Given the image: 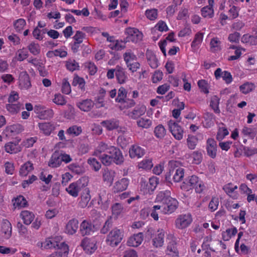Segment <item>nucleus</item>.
Segmentation results:
<instances>
[{"label":"nucleus","mask_w":257,"mask_h":257,"mask_svg":"<svg viewBox=\"0 0 257 257\" xmlns=\"http://www.w3.org/2000/svg\"><path fill=\"white\" fill-rule=\"evenodd\" d=\"M23 130V126L17 123L7 126L5 132L7 136H12L21 133Z\"/></svg>","instance_id":"a878e982"},{"label":"nucleus","mask_w":257,"mask_h":257,"mask_svg":"<svg viewBox=\"0 0 257 257\" xmlns=\"http://www.w3.org/2000/svg\"><path fill=\"white\" fill-rule=\"evenodd\" d=\"M35 111L40 119H48L53 116L54 112L51 109H46L44 106L38 105L35 107Z\"/></svg>","instance_id":"f8f14e48"},{"label":"nucleus","mask_w":257,"mask_h":257,"mask_svg":"<svg viewBox=\"0 0 257 257\" xmlns=\"http://www.w3.org/2000/svg\"><path fill=\"white\" fill-rule=\"evenodd\" d=\"M38 127L40 132L46 136H49L55 129V124L51 122L39 123Z\"/></svg>","instance_id":"a211bd4d"},{"label":"nucleus","mask_w":257,"mask_h":257,"mask_svg":"<svg viewBox=\"0 0 257 257\" xmlns=\"http://www.w3.org/2000/svg\"><path fill=\"white\" fill-rule=\"evenodd\" d=\"M168 125L170 132L177 140H181L183 137L184 131L183 128L173 120H170L168 122Z\"/></svg>","instance_id":"6e6552de"},{"label":"nucleus","mask_w":257,"mask_h":257,"mask_svg":"<svg viewBox=\"0 0 257 257\" xmlns=\"http://www.w3.org/2000/svg\"><path fill=\"white\" fill-rule=\"evenodd\" d=\"M2 232L4 233L5 238H9L12 235V225L9 221L7 219L3 220L1 226Z\"/></svg>","instance_id":"cd10ccee"},{"label":"nucleus","mask_w":257,"mask_h":257,"mask_svg":"<svg viewBox=\"0 0 257 257\" xmlns=\"http://www.w3.org/2000/svg\"><path fill=\"white\" fill-rule=\"evenodd\" d=\"M30 52L34 55H37L40 53V45L36 43L32 42L28 46Z\"/></svg>","instance_id":"774afa93"},{"label":"nucleus","mask_w":257,"mask_h":257,"mask_svg":"<svg viewBox=\"0 0 257 257\" xmlns=\"http://www.w3.org/2000/svg\"><path fill=\"white\" fill-rule=\"evenodd\" d=\"M52 101L57 105H65L67 101L65 97L60 93H56L54 95Z\"/></svg>","instance_id":"e2e57ef3"},{"label":"nucleus","mask_w":257,"mask_h":257,"mask_svg":"<svg viewBox=\"0 0 257 257\" xmlns=\"http://www.w3.org/2000/svg\"><path fill=\"white\" fill-rule=\"evenodd\" d=\"M203 39V33L201 32L197 33L194 39V40L191 43V47L193 49L198 48L201 45Z\"/></svg>","instance_id":"8fccbe9b"},{"label":"nucleus","mask_w":257,"mask_h":257,"mask_svg":"<svg viewBox=\"0 0 257 257\" xmlns=\"http://www.w3.org/2000/svg\"><path fill=\"white\" fill-rule=\"evenodd\" d=\"M241 134L248 138L253 139L255 135V129L254 128L244 126L241 130Z\"/></svg>","instance_id":"052dcab7"},{"label":"nucleus","mask_w":257,"mask_h":257,"mask_svg":"<svg viewBox=\"0 0 257 257\" xmlns=\"http://www.w3.org/2000/svg\"><path fill=\"white\" fill-rule=\"evenodd\" d=\"M166 253L171 257H179V252L174 243H169L167 248Z\"/></svg>","instance_id":"603ef678"},{"label":"nucleus","mask_w":257,"mask_h":257,"mask_svg":"<svg viewBox=\"0 0 257 257\" xmlns=\"http://www.w3.org/2000/svg\"><path fill=\"white\" fill-rule=\"evenodd\" d=\"M241 41L243 43H246L252 45H257V33L254 35L245 34L241 38Z\"/></svg>","instance_id":"c9c22d12"},{"label":"nucleus","mask_w":257,"mask_h":257,"mask_svg":"<svg viewBox=\"0 0 257 257\" xmlns=\"http://www.w3.org/2000/svg\"><path fill=\"white\" fill-rule=\"evenodd\" d=\"M210 49L211 52H215L221 50V42L217 37L212 38L210 42Z\"/></svg>","instance_id":"4c0bfd02"},{"label":"nucleus","mask_w":257,"mask_h":257,"mask_svg":"<svg viewBox=\"0 0 257 257\" xmlns=\"http://www.w3.org/2000/svg\"><path fill=\"white\" fill-rule=\"evenodd\" d=\"M181 189L185 191H189L194 189L196 192L200 193L205 189L203 182L197 176L192 175L187 177L181 185Z\"/></svg>","instance_id":"f03ea898"},{"label":"nucleus","mask_w":257,"mask_h":257,"mask_svg":"<svg viewBox=\"0 0 257 257\" xmlns=\"http://www.w3.org/2000/svg\"><path fill=\"white\" fill-rule=\"evenodd\" d=\"M22 104L18 103H9L6 104V108L11 115L17 114L21 109Z\"/></svg>","instance_id":"58836bf2"},{"label":"nucleus","mask_w":257,"mask_h":257,"mask_svg":"<svg viewBox=\"0 0 257 257\" xmlns=\"http://www.w3.org/2000/svg\"><path fill=\"white\" fill-rule=\"evenodd\" d=\"M204 121L203 125L207 128L210 127L214 124V116L209 112H206L204 115Z\"/></svg>","instance_id":"a18cd8bd"},{"label":"nucleus","mask_w":257,"mask_h":257,"mask_svg":"<svg viewBox=\"0 0 257 257\" xmlns=\"http://www.w3.org/2000/svg\"><path fill=\"white\" fill-rule=\"evenodd\" d=\"M80 231L82 235H89L94 231V226L87 220H83L80 226Z\"/></svg>","instance_id":"aec40b11"},{"label":"nucleus","mask_w":257,"mask_h":257,"mask_svg":"<svg viewBox=\"0 0 257 257\" xmlns=\"http://www.w3.org/2000/svg\"><path fill=\"white\" fill-rule=\"evenodd\" d=\"M192 216L190 213L182 214L178 215L175 221V226L178 229H184L191 224Z\"/></svg>","instance_id":"423d86ee"},{"label":"nucleus","mask_w":257,"mask_h":257,"mask_svg":"<svg viewBox=\"0 0 257 257\" xmlns=\"http://www.w3.org/2000/svg\"><path fill=\"white\" fill-rule=\"evenodd\" d=\"M83 249L87 253H92L97 249L96 241L93 239L84 238L81 242Z\"/></svg>","instance_id":"ddd939ff"},{"label":"nucleus","mask_w":257,"mask_h":257,"mask_svg":"<svg viewBox=\"0 0 257 257\" xmlns=\"http://www.w3.org/2000/svg\"><path fill=\"white\" fill-rule=\"evenodd\" d=\"M62 239L59 236H56L53 238H48L44 241V245L45 249H56L57 246L59 245V241Z\"/></svg>","instance_id":"c85d7f7f"},{"label":"nucleus","mask_w":257,"mask_h":257,"mask_svg":"<svg viewBox=\"0 0 257 257\" xmlns=\"http://www.w3.org/2000/svg\"><path fill=\"white\" fill-rule=\"evenodd\" d=\"M123 237V233L121 230L115 228L111 230L107 235L106 243L112 246H117L121 241Z\"/></svg>","instance_id":"39448f33"},{"label":"nucleus","mask_w":257,"mask_h":257,"mask_svg":"<svg viewBox=\"0 0 257 257\" xmlns=\"http://www.w3.org/2000/svg\"><path fill=\"white\" fill-rule=\"evenodd\" d=\"M13 204L15 208H21L26 206L27 201L23 196H19L13 200Z\"/></svg>","instance_id":"5fc2aeb1"},{"label":"nucleus","mask_w":257,"mask_h":257,"mask_svg":"<svg viewBox=\"0 0 257 257\" xmlns=\"http://www.w3.org/2000/svg\"><path fill=\"white\" fill-rule=\"evenodd\" d=\"M20 217L23 220L24 223L26 225H29L33 221L35 215L32 212L28 210H24L21 212Z\"/></svg>","instance_id":"473e14b6"},{"label":"nucleus","mask_w":257,"mask_h":257,"mask_svg":"<svg viewBox=\"0 0 257 257\" xmlns=\"http://www.w3.org/2000/svg\"><path fill=\"white\" fill-rule=\"evenodd\" d=\"M76 105L81 110L87 112L93 108L94 102L91 99H86L77 102Z\"/></svg>","instance_id":"393cba45"},{"label":"nucleus","mask_w":257,"mask_h":257,"mask_svg":"<svg viewBox=\"0 0 257 257\" xmlns=\"http://www.w3.org/2000/svg\"><path fill=\"white\" fill-rule=\"evenodd\" d=\"M237 188L238 187L237 185L231 183L225 185L223 187V189L225 192L233 199H237L239 197V194L237 191Z\"/></svg>","instance_id":"f3484780"},{"label":"nucleus","mask_w":257,"mask_h":257,"mask_svg":"<svg viewBox=\"0 0 257 257\" xmlns=\"http://www.w3.org/2000/svg\"><path fill=\"white\" fill-rule=\"evenodd\" d=\"M170 191L165 190L159 192L157 194L156 200L157 202L163 203L162 205H166V208L163 211L166 213H171L174 212L178 206V201L176 199L172 198Z\"/></svg>","instance_id":"f257e3e1"},{"label":"nucleus","mask_w":257,"mask_h":257,"mask_svg":"<svg viewBox=\"0 0 257 257\" xmlns=\"http://www.w3.org/2000/svg\"><path fill=\"white\" fill-rule=\"evenodd\" d=\"M147 61L150 67L155 69L158 66V60L156 55L152 51H148L146 53Z\"/></svg>","instance_id":"f704fd0d"},{"label":"nucleus","mask_w":257,"mask_h":257,"mask_svg":"<svg viewBox=\"0 0 257 257\" xmlns=\"http://www.w3.org/2000/svg\"><path fill=\"white\" fill-rule=\"evenodd\" d=\"M255 87L254 83L246 82L239 86V90L243 94H246L252 91Z\"/></svg>","instance_id":"a19ab883"},{"label":"nucleus","mask_w":257,"mask_h":257,"mask_svg":"<svg viewBox=\"0 0 257 257\" xmlns=\"http://www.w3.org/2000/svg\"><path fill=\"white\" fill-rule=\"evenodd\" d=\"M222 126H219L216 135V139L220 141L222 140L226 136L229 134V132L226 127L222 124Z\"/></svg>","instance_id":"6e6d98bb"},{"label":"nucleus","mask_w":257,"mask_h":257,"mask_svg":"<svg viewBox=\"0 0 257 257\" xmlns=\"http://www.w3.org/2000/svg\"><path fill=\"white\" fill-rule=\"evenodd\" d=\"M184 176V170L182 168H179L176 170L173 175V179L175 182H179L182 180Z\"/></svg>","instance_id":"69168bd1"},{"label":"nucleus","mask_w":257,"mask_h":257,"mask_svg":"<svg viewBox=\"0 0 257 257\" xmlns=\"http://www.w3.org/2000/svg\"><path fill=\"white\" fill-rule=\"evenodd\" d=\"M110 44L108 45V47L112 50H120L123 47L121 45V43L117 40H115L113 37L112 38H109Z\"/></svg>","instance_id":"4d7b16f0"},{"label":"nucleus","mask_w":257,"mask_h":257,"mask_svg":"<svg viewBox=\"0 0 257 257\" xmlns=\"http://www.w3.org/2000/svg\"><path fill=\"white\" fill-rule=\"evenodd\" d=\"M131 138L125 136H119L117 139V143L122 148H125L126 146L130 144Z\"/></svg>","instance_id":"13d9d810"},{"label":"nucleus","mask_w":257,"mask_h":257,"mask_svg":"<svg viewBox=\"0 0 257 257\" xmlns=\"http://www.w3.org/2000/svg\"><path fill=\"white\" fill-rule=\"evenodd\" d=\"M28 55V51L25 48H23L16 52L14 58L17 61H22L25 60Z\"/></svg>","instance_id":"c03bdc74"},{"label":"nucleus","mask_w":257,"mask_h":257,"mask_svg":"<svg viewBox=\"0 0 257 257\" xmlns=\"http://www.w3.org/2000/svg\"><path fill=\"white\" fill-rule=\"evenodd\" d=\"M26 25V22L24 19L21 18L14 22V27L16 31L20 32L22 31Z\"/></svg>","instance_id":"0e129e2a"},{"label":"nucleus","mask_w":257,"mask_h":257,"mask_svg":"<svg viewBox=\"0 0 257 257\" xmlns=\"http://www.w3.org/2000/svg\"><path fill=\"white\" fill-rule=\"evenodd\" d=\"M153 166L152 159H145L138 164L139 168L146 170L151 169Z\"/></svg>","instance_id":"680f3d73"},{"label":"nucleus","mask_w":257,"mask_h":257,"mask_svg":"<svg viewBox=\"0 0 257 257\" xmlns=\"http://www.w3.org/2000/svg\"><path fill=\"white\" fill-rule=\"evenodd\" d=\"M128 153L131 158L139 159L145 155V150L138 145H134L131 146Z\"/></svg>","instance_id":"4468645a"},{"label":"nucleus","mask_w":257,"mask_h":257,"mask_svg":"<svg viewBox=\"0 0 257 257\" xmlns=\"http://www.w3.org/2000/svg\"><path fill=\"white\" fill-rule=\"evenodd\" d=\"M201 15L202 17L206 18H211L214 16V10L213 7L206 6L202 8Z\"/></svg>","instance_id":"bf43d9fd"},{"label":"nucleus","mask_w":257,"mask_h":257,"mask_svg":"<svg viewBox=\"0 0 257 257\" xmlns=\"http://www.w3.org/2000/svg\"><path fill=\"white\" fill-rule=\"evenodd\" d=\"M220 98L216 95L213 96L211 98L210 105L213 109L214 111L216 113L220 112L219 108Z\"/></svg>","instance_id":"864d4df0"},{"label":"nucleus","mask_w":257,"mask_h":257,"mask_svg":"<svg viewBox=\"0 0 257 257\" xmlns=\"http://www.w3.org/2000/svg\"><path fill=\"white\" fill-rule=\"evenodd\" d=\"M106 153H113L115 154L117 156H120V150L113 146L108 145L104 142H100L98 143L97 146L96 147L93 155L96 157H99L103 154Z\"/></svg>","instance_id":"7ed1b4c3"},{"label":"nucleus","mask_w":257,"mask_h":257,"mask_svg":"<svg viewBox=\"0 0 257 257\" xmlns=\"http://www.w3.org/2000/svg\"><path fill=\"white\" fill-rule=\"evenodd\" d=\"M84 182L83 186H85L88 182V178L82 177L79 179L77 181L71 183L69 186L66 188V190L71 196L76 197L78 196L79 192L81 190L80 183Z\"/></svg>","instance_id":"0eeeda50"},{"label":"nucleus","mask_w":257,"mask_h":257,"mask_svg":"<svg viewBox=\"0 0 257 257\" xmlns=\"http://www.w3.org/2000/svg\"><path fill=\"white\" fill-rule=\"evenodd\" d=\"M147 111V107L145 105H140L135 107L128 114L132 119H136L143 116Z\"/></svg>","instance_id":"412c9836"},{"label":"nucleus","mask_w":257,"mask_h":257,"mask_svg":"<svg viewBox=\"0 0 257 257\" xmlns=\"http://www.w3.org/2000/svg\"><path fill=\"white\" fill-rule=\"evenodd\" d=\"M101 124L107 131H112L118 128L119 123L118 120L113 118L102 121Z\"/></svg>","instance_id":"bb28decb"},{"label":"nucleus","mask_w":257,"mask_h":257,"mask_svg":"<svg viewBox=\"0 0 257 257\" xmlns=\"http://www.w3.org/2000/svg\"><path fill=\"white\" fill-rule=\"evenodd\" d=\"M237 232V230L235 227L227 229L222 232V238L225 241L229 240L232 236L236 234Z\"/></svg>","instance_id":"09e8293b"},{"label":"nucleus","mask_w":257,"mask_h":257,"mask_svg":"<svg viewBox=\"0 0 257 257\" xmlns=\"http://www.w3.org/2000/svg\"><path fill=\"white\" fill-rule=\"evenodd\" d=\"M125 33L127 35L128 41L137 43L143 39V34L138 29L135 28H127L125 29Z\"/></svg>","instance_id":"1a4fd4ad"},{"label":"nucleus","mask_w":257,"mask_h":257,"mask_svg":"<svg viewBox=\"0 0 257 257\" xmlns=\"http://www.w3.org/2000/svg\"><path fill=\"white\" fill-rule=\"evenodd\" d=\"M164 208H167L166 205H154L151 212V217H152L155 220H158L159 219V214L161 213L167 214L163 211Z\"/></svg>","instance_id":"72a5a7b5"},{"label":"nucleus","mask_w":257,"mask_h":257,"mask_svg":"<svg viewBox=\"0 0 257 257\" xmlns=\"http://www.w3.org/2000/svg\"><path fill=\"white\" fill-rule=\"evenodd\" d=\"M112 216L115 219L118 217L124 212L123 205L119 203H115L111 207Z\"/></svg>","instance_id":"7c9ffc66"},{"label":"nucleus","mask_w":257,"mask_h":257,"mask_svg":"<svg viewBox=\"0 0 257 257\" xmlns=\"http://www.w3.org/2000/svg\"><path fill=\"white\" fill-rule=\"evenodd\" d=\"M137 125L139 127L148 129L152 125V121L149 118L141 117L137 120Z\"/></svg>","instance_id":"ea45409f"},{"label":"nucleus","mask_w":257,"mask_h":257,"mask_svg":"<svg viewBox=\"0 0 257 257\" xmlns=\"http://www.w3.org/2000/svg\"><path fill=\"white\" fill-rule=\"evenodd\" d=\"M143 239V234L140 232L131 236L128 239L127 244L130 246L137 247L142 243Z\"/></svg>","instance_id":"6ab92c4d"},{"label":"nucleus","mask_w":257,"mask_h":257,"mask_svg":"<svg viewBox=\"0 0 257 257\" xmlns=\"http://www.w3.org/2000/svg\"><path fill=\"white\" fill-rule=\"evenodd\" d=\"M115 76L119 83L123 84L127 79V77L124 69L119 66L115 67Z\"/></svg>","instance_id":"c756f323"},{"label":"nucleus","mask_w":257,"mask_h":257,"mask_svg":"<svg viewBox=\"0 0 257 257\" xmlns=\"http://www.w3.org/2000/svg\"><path fill=\"white\" fill-rule=\"evenodd\" d=\"M120 156H116L113 153H106L103 154L101 156L98 157L102 163L105 166H109L112 163L114 162L116 164H121L124 161V158L121 152L120 151Z\"/></svg>","instance_id":"20e7f679"},{"label":"nucleus","mask_w":257,"mask_h":257,"mask_svg":"<svg viewBox=\"0 0 257 257\" xmlns=\"http://www.w3.org/2000/svg\"><path fill=\"white\" fill-rule=\"evenodd\" d=\"M154 132L156 138L162 139L166 136L167 131L162 124H159L155 127Z\"/></svg>","instance_id":"37998d69"},{"label":"nucleus","mask_w":257,"mask_h":257,"mask_svg":"<svg viewBox=\"0 0 257 257\" xmlns=\"http://www.w3.org/2000/svg\"><path fill=\"white\" fill-rule=\"evenodd\" d=\"M33 170V164L30 162H27L21 166L20 174L22 176H26Z\"/></svg>","instance_id":"49530a36"},{"label":"nucleus","mask_w":257,"mask_h":257,"mask_svg":"<svg viewBox=\"0 0 257 257\" xmlns=\"http://www.w3.org/2000/svg\"><path fill=\"white\" fill-rule=\"evenodd\" d=\"M123 58L126 65L138 60L137 56L131 50H127L126 51V52L123 54Z\"/></svg>","instance_id":"79ce46f5"},{"label":"nucleus","mask_w":257,"mask_h":257,"mask_svg":"<svg viewBox=\"0 0 257 257\" xmlns=\"http://www.w3.org/2000/svg\"><path fill=\"white\" fill-rule=\"evenodd\" d=\"M66 67L70 71H74L79 69V64L74 60L69 59L66 61Z\"/></svg>","instance_id":"338daca9"},{"label":"nucleus","mask_w":257,"mask_h":257,"mask_svg":"<svg viewBox=\"0 0 257 257\" xmlns=\"http://www.w3.org/2000/svg\"><path fill=\"white\" fill-rule=\"evenodd\" d=\"M119 103V108L121 110L127 109L133 107L135 105V102L134 100L131 99H124L122 101L118 102Z\"/></svg>","instance_id":"3c124183"},{"label":"nucleus","mask_w":257,"mask_h":257,"mask_svg":"<svg viewBox=\"0 0 257 257\" xmlns=\"http://www.w3.org/2000/svg\"><path fill=\"white\" fill-rule=\"evenodd\" d=\"M91 199L90 190L88 188L85 189L82 193L79 201V206L81 208L86 207Z\"/></svg>","instance_id":"b1692460"},{"label":"nucleus","mask_w":257,"mask_h":257,"mask_svg":"<svg viewBox=\"0 0 257 257\" xmlns=\"http://www.w3.org/2000/svg\"><path fill=\"white\" fill-rule=\"evenodd\" d=\"M78 221L73 219L70 220L66 225V232L69 234H73L76 232L78 228Z\"/></svg>","instance_id":"2f4dec72"},{"label":"nucleus","mask_w":257,"mask_h":257,"mask_svg":"<svg viewBox=\"0 0 257 257\" xmlns=\"http://www.w3.org/2000/svg\"><path fill=\"white\" fill-rule=\"evenodd\" d=\"M165 231L163 229H159L151 235L153 245L156 247H160L163 246L164 241Z\"/></svg>","instance_id":"9d476101"},{"label":"nucleus","mask_w":257,"mask_h":257,"mask_svg":"<svg viewBox=\"0 0 257 257\" xmlns=\"http://www.w3.org/2000/svg\"><path fill=\"white\" fill-rule=\"evenodd\" d=\"M115 176V173L113 170L105 169L102 172L103 181L109 186L112 184Z\"/></svg>","instance_id":"5701e85b"},{"label":"nucleus","mask_w":257,"mask_h":257,"mask_svg":"<svg viewBox=\"0 0 257 257\" xmlns=\"http://www.w3.org/2000/svg\"><path fill=\"white\" fill-rule=\"evenodd\" d=\"M19 141L10 142L5 145V150L6 152L10 154H16L22 150L21 147L19 144Z\"/></svg>","instance_id":"4be33fe9"},{"label":"nucleus","mask_w":257,"mask_h":257,"mask_svg":"<svg viewBox=\"0 0 257 257\" xmlns=\"http://www.w3.org/2000/svg\"><path fill=\"white\" fill-rule=\"evenodd\" d=\"M206 151L207 155L211 158H215L217 154V144L212 138H209L206 142Z\"/></svg>","instance_id":"dca6fc26"},{"label":"nucleus","mask_w":257,"mask_h":257,"mask_svg":"<svg viewBox=\"0 0 257 257\" xmlns=\"http://www.w3.org/2000/svg\"><path fill=\"white\" fill-rule=\"evenodd\" d=\"M198 140L199 139L197 136L189 135L187 139V145L188 148L191 150L195 149Z\"/></svg>","instance_id":"de8ad7c7"},{"label":"nucleus","mask_w":257,"mask_h":257,"mask_svg":"<svg viewBox=\"0 0 257 257\" xmlns=\"http://www.w3.org/2000/svg\"><path fill=\"white\" fill-rule=\"evenodd\" d=\"M130 184V180L126 178H123L116 181L113 186V191L118 193L125 190Z\"/></svg>","instance_id":"2eb2a0df"},{"label":"nucleus","mask_w":257,"mask_h":257,"mask_svg":"<svg viewBox=\"0 0 257 257\" xmlns=\"http://www.w3.org/2000/svg\"><path fill=\"white\" fill-rule=\"evenodd\" d=\"M145 16L148 20L155 21L158 19V10L155 8L148 9L145 12Z\"/></svg>","instance_id":"e433bc0d"},{"label":"nucleus","mask_w":257,"mask_h":257,"mask_svg":"<svg viewBox=\"0 0 257 257\" xmlns=\"http://www.w3.org/2000/svg\"><path fill=\"white\" fill-rule=\"evenodd\" d=\"M18 83L19 87L22 90H28L31 87L30 76L26 71L20 73Z\"/></svg>","instance_id":"9b49d317"}]
</instances>
